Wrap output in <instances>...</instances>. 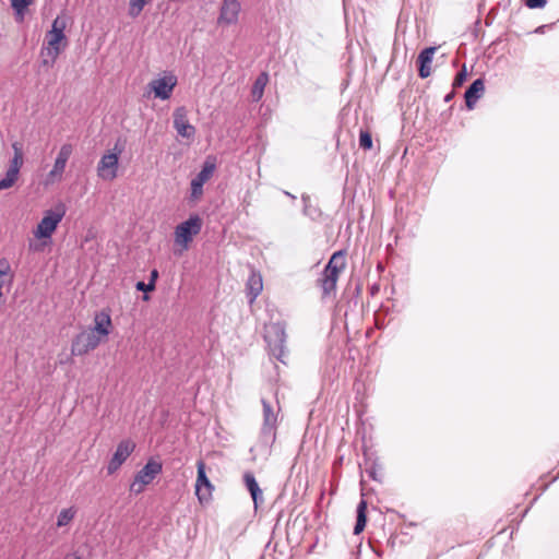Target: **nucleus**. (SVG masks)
<instances>
[{
  "mask_svg": "<svg viewBox=\"0 0 559 559\" xmlns=\"http://www.w3.org/2000/svg\"><path fill=\"white\" fill-rule=\"evenodd\" d=\"M485 92V83L483 79H476L465 91V105L471 110L475 107L477 100Z\"/></svg>",
  "mask_w": 559,
  "mask_h": 559,
  "instance_id": "19",
  "label": "nucleus"
},
{
  "mask_svg": "<svg viewBox=\"0 0 559 559\" xmlns=\"http://www.w3.org/2000/svg\"><path fill=\"white\" fill-rule=\"evenodd\" d=\"M75 513L76 511L73 507L61 510L57 519V526L62 527L68 525L74 519Z\"/></svg>",
  "mask_w": 559,
  "mask_h": 559,
  "instance_id": "26",
  "label": "nucleus"
},
{
  "mask_svg": "<svg viewBox=\"0 0 559 559\" xmlns=\"http://www.w3.org/2000/svg\"><path fill=\"white\" fill-rule=\"evenodd\" d=\"M263 289V281L260 273L252 271L247 281L248 296L253 302Z\"/></svg>",
  "mask_w": 559,
  "mask_h": 559,
  "instance_id": "21",
  "label": "nucleus"
},
{
  "mask_svg": "<svg viewBox=\"0 0 559 559\" xmlns=\"http://www.w3.org/2000/svg\"><path fill=\"white\" fill-rule=\"evenodd\" d=\"M216 169L214 159L207 157L202 165L201 170L191 180V198L197 200L203 194L204 183L213 176Z\"/></svg>",
  "mask_w": 559,
  "mask_h": 559,
  "instance_id": "10",
  "label": "nucleus"
},
{
  "mask_svg": "<svg viewBox=\"0 0 559 559\" xmlns=\"http://www.w3.org/2000/svg\"><path fill=\"white\" fill-rule=\"evenodd\" d=\"M176 84L177 78L174 74H166L162 78L151 81L148 86L153 91L156 98L166 100L170 98Z\"/></svg>",
  "mask_w": 559,
  "mask_h": 559,
  "instance_id": "13",
  "label": "nucleus"
},
{
  "mask_svg": "<svg viewBox=\"0 0 559 559\" xmlns=\"http://www.w3.org/2000/svg\"><path fill=\"white\" fill-rule=\"evenodd\" d=\"M243 480L248 491L251 495L254 506L258 507V504L263 501V493L258 485L255 477L253 476V474L248 472L245 473Z\"/></svg>",
  "mask_w": 559,
  "mask_h": 559,
  "instance_id": "22",
  "label": "nucleus"
},
{
  "mask_svg": "<svg viewBox=\"0 0 559 559\" xmlns=\"http://www.w3.org/2000/svg\"><path fill=\"white\" fill-rule=\"evenodd\" d=\"M112 322L108 310H102L94 316V326L90 328L100 338H105L109 335Z\"/></svg>",
  "mask_w": 559,
  "mask_h": 559,
  "instance_id": "16",
  "label": "nucleus"
},
{
  "mask_svg": "<svg viewBox=\"0 0 559 559\" xmlns=\"http://www.w3.org/2000/svg\"><path fill=\"white\" fill-rule=\"evenodd\" d=\"M136 289L140 292H152L155 289V284L153 282L144 283V282H138L135 285Z\"/></svg>",
  "mask_w": 559,
  "mask_h": 559,
  "instance_id": "33",
  "label": "nucleus"
},
{
  "mask_svg": "<svg viewBox=\"0 0 559 559\" xmlns=\"http://www.w3.org/2000/svg\"><path fill=\"white\" fill-rule=\"evenodd\" d=\"M66 213L67 207L62 202H59L53 209L45 211L34 233L35 237L38 239L50 238Z\"/></svg>",
  "mask_w": 559,
  "mask_h": 559,
  "instance_id": "3",
  "label": "nucleus"
},
{
  "mask_svg": "<svg viewBox=\"0 0 559 559\" xmlns=\"http://www.w3.org/2000/svg\"><path fill=\"white\" fill-rule=\"evenodd\" d=\"M47 46L41 48L43 66L51 67L58 56L60 55L62 47L61 43L66 41L64 33H57L49 31L46 35Z\"/></svg>",
  "mask_w": 559,
  "mask_h": 559,
  "instance_id": "8",
  "label": "nucleus"
},
{
  "mask_svg": "<svg viewBox=\"0 0 559 559\" xmlns=\"http://www.w3.org/2000/svg\"><path fill=\"white\" fill-rule=\"evenodd\" d=\"M32 2L33 0H11V7L15 11V14L23 20L25 10Z\"/></svg>",
  "mask_w": 559,
  "mask_h": 559,
  "instance_id": "27",
  "label": "nucleus"
},
{
  "mask_svg": "<svg viewBox=\"0 0 559 559\" xmlns=\"http://www.w3.org/2000/svg\"><path fill=\"white\" fill-rule=\"evenodd\" d=\"M262 406H263V425H262V435L263 436H271L273 435L277 415L273 409V406L271 403H269L265 399L261 400Z\"/></svg>",
  "mask_w": 559,
  "mask_h": 559,
  "instance_id": "18",
  "label": "nucleus"
},
{
  "mask_svg": "<svg viewBox=\"0 0 559 559\" xmlns=\"http://www.w3.org/2000/svg\"><path fill=\"white\" fill-rule=\"evenodd\" d=\"M284 193H285L287 197L292 198L293 200H295V199H296V197H295L294 194L289 193L288 191H284Z\"/></svg>",
  "mask_w": 559,
  "mask_h": 559,
  "instance_id": "38",
  "label": "nucleus"
},
{
  "mask_svg": "<svg viewBox=\"0 0 559 559\" xmlns=\"http://www.w3.org/2000/svg\"><path fill=\"white\" fill-rule=\"evenodd\" d=\"M202 225L203 221L198 214L190 215L187 221L176 226L174 233L175 243L187 250L194 236L200 234Z\"/></svg>",
  "mask_w": 559,
  "mask_h": 559,
  "instance_id": "4",
  "label": "nucleus"
},
{
  "mask_svg": "<svg viewBox=\"0 0 559 559\" xmlns=\"http://www.w3.org/2000/svg\"><path fill=\"white\" fill-rule=\"evenodd\" d=\"M197 467L198 476L195 483V492L198 495L199 500L202 502L203 500L207 499V496H210L212 485L205 473V464L202 461H199Z\"/></svg>",
  "mask_w": 559,
  "mask_h": 559,
  "instance_id": "17",
  "label": "nucleus"
},
{
  "mask_svg": "<svg viewBox=\"0 0 559 559\" xmlns=\"http://www.w3.org/2000/svg\"><path fill=\"white\" fill-rule=\"evenodd\" d=\"M357 516L356 524L354 526V534L359 535L366 527L367 524V502L365 500H360L357 506Z\"/></svg>",
  "mask_w": 559,
  "mask_h": 559,
  "instance_id": "23",
  "label": "nucleus"
},
{
  "mask_svg": "<svg viewBox=\"0 0 559 559\" xmlns=\"http://www.w3.org/2000/svg\"><path fill=\"white\" fill-rule=\"evenodd\" d=\"M72 152H73V147L71 144L66 143V144L61 145V147L57 154L52 169L49 171V174L47 176V180L49 182H55L62 178V174L64 173L66 165H67Z\"/></svg>",
  "mask_w": 559,
  "mask_h": 559,
  "instance_id": "15",
  "label": "nucleus"
},
{
  "mask_svg": "<svg viewBox=\"0 0 559 559\" xmlns=\"http://www.w3.org/2000/svg\"><path fill=\"white\" fill-rule=\"evenodd\" d=\"M157 277H158V272H157V270H153V271L151 272V276H150V281H148V282H153V284H155V282H156V280H157Z\"/></svg>",
  "mask_w": 559,
  "mask_h": 559,
  "instance_id": "36",
  "label": "nucleus"
},
{
  "mask_svg": "<svg viewBox=\"0 0 559 559\" xmlns=\"http://www.w3.org/2000/svg\"><path fill=\"white\" fill-rule=\"evenodd\" d=\"M174 128L178 135L192 140L195 135V128L188 120V111L186 107H178L173 114Z\"/></svg>",
  "mask_w": 559,
  "mask_h": 559,
  "instance_id": "14",
  "label": "nucleus"
},
{
  "mask_svg": "<svg viewBox=\"0 0 559 559\" xmlns=\"http://www.w3.org/2000/svg\"><path fill=\"white\" fill-rule=\"evenodd\" d=\"M345 266V253L343 251L334 252L319 278V284L323 290V295H329L335 290L338 275Z\"/></svg>",
  "mask_w": 559,
  "mask_h": 559,
  "instance_id": "2",
  "label": "nucleus"
},
{
  "mask_svg": "<svg viewBox=\"0 0 559 559\" xmlns=\"http://www.w3.org/2000/svg\"><path fill=\"white\" fill-rule=\"evenodd\" d=\"M367 474L370 478H372L373 480H378V471H377V467L376 465L373 464L370 468H368L367 471Z\"/></svg>",
  "mask_w": 559,
  "mask_h": 559,
  "instance_id": "35",
  "label": "nucleus"
},
{
  "mask_svg": "<svg viewBox=\"0 0 559 559\" xmlns=\"http://www.w3.org/2000/svg\"><path fill=\"white\" fill-rule=\"evenodd\" d=\"M0 276H8L10 283L13 280L10 263L5 258L0 259Z\"/></svg>",
  "mask_w": 559,
  "mask_h": 559,
  "instance_id": "30",
  "label": "nucleus"
},
{
  "mask_svg": "<svg viewBox=\"0 0 559 559\" xmlns=\"http://www.w3.org/2000/svg\"><path fill=\"white\" fill-rule=\"evenodd\" d=\"M163 471L162 463L155 460H148L146 464L135 474L134 480L130 486V491L140 495L144 487L150 485Z\"/></svg>",
  "mask_w": 559,
  "mask_h": 559,
  "instance_id": "6",
  "label": "nucleus"
},
{
  "mask_svg": "<svg viewBox=\"0 0 559 559\" xmlns=\"http://www.w3.org/2000/svg\"><path fill=\"white\" fill-rule=\"evenodd\" d=\"M103 338L88 328L73 338L71 353L73 356H83L94 350L100 344Z\"/></svg>",
  "mask_w": 559,
  "mask_h": 559,
  "instance_id": "7",
  "label": "nucleus"
},
{
  "mask_svg": "<svg viewBox=\"0 0 559 559\" xmlns=\"http://www.w3.org/2000/svg\"><path fill=\"white\" fill-rule=\"evenodd\" d=\"M359 146L364 150H370L372 147V138L369 132H367V131L360 132Z\"/></svg>",
  "mask_w": 559,
  "mask_h": 559,
  "instance_id": "29",
  "label": "nucleus"
},
{
  "mask_svg": "<svg viewBox=\"0 0 559 559\" xmlns=\"http://www.w3.org/2000/svg\"><path fill=\"white\" fill-rule=\"evenodd\" d=\"M67 27V21L64 17H61V16H57L53 22H52V25H51V29L52 32H57V33H64V29Z\"/></svg>",
  "mask_w": 559,
  "mask_h": 559,
  "instance_id": "31",
  "label": "nucleus"
},
{
  "mask_svg": "<svg viewBox=\"0 0 559 559\" xmlns=\"http://www.w3.org/2000/svg\"><path fill=\"white\" fill-rule=\"evenodd\" d=\"M546 0H526V5L530 9H540L546 5Z\"/></svg>",
  "mask_w": 559,
  "mask_h": 559,
  "instance_id": "34",
  "label": "nucleus"
},
{
  "mask_svg": "<svg viewBox=\"0 0 559 559\" xmlns=\"http://www.w3.org/2000/svg\"><path fill=\"white\" fill-rule=\"evenodd\" d=\"M14 156L10 162V166L3 179L0 180V190L11 188L17 180L20 169L23 165V152L21 145L15 142L12 144Z\"/></svg>",
  "mask_w": 559,
  "mask_h": 559,
  "instance_id": "9",
  "label": "nucleus"
},
{
  "mask_svg": "<svg viewBox=\"0 0 559 559\" xmlns=\"http://www.w3.org/2000/svg\"><path fill=\"white\" fill-rule=\"evenodd\" d=\"M147 0H130L129 3V15L131 17H136L142 12L143 8L145 7Z\"/></svg>",
  "mask_w": 559,
  "mask_h": 559,
  "instance_id": "28",
  "label": "nucleus"
},
{
  "mask_svg": "<svg viewBox=\"0 0 559 559\" xmlns=\"http://www.w3.org/2000/svg\"><path fill=\"white\" fill-rule=\"evenodd\" d=\"M452 97H453V94H452V93L448 94V95L444 97V102H450V100L452 99Z\"/></svg>",
  "mask_w": 559,
  "mask_h": 559,
  "instance_id": "37",
  "label": "nucleus"
},
{
  "mask_svg": "<svg viewBox=\"0 0 559 559\" xmlns=\"http://www.w3.org/2000/svg\"><path fill=\"white\" fill-rule=\"evenodd\" d=\"M124 145L118 140L115 143L112 152L104 154L97 165V175L106 181H111L117 177L119 166V155L123 152Z\"/></svg>",
  "mask_w": 559,
  "mask_h": 559,
  "instance_id": "5",
  "label": "nucleus"
},
{
  "mask_svg": "<svg viewBox=\"0 0 559 559\" xmlns=\"http://www.w3.org/2000/svg\"><path fill=\"white\" fill-rule=\"evenodd\" d=\"M467 78L466 67L464 66L461 71H459L453 80V87L457 88L464 84Z\"/></svg>",
  "mask_w": 559,
  "mask_h": 559,
  "instance_id": "32",
  "label": "nucleus"
},
{
  "mask_svg": "<svg viewBox=\"0 0 559 559\" xmlns=\"http://www.w3.org/2000/svg\"><path fill=\"white\" fill-rule=\"evenodd\" d=\"M240 11L241 4L238 0H222L217 24L221 26L237 24Z\"/></svg>",
  "mask_w": 559,
  "mask_h": 559,
  "instance_id": "11",
  "label": "nucleus"
},
{
  "mask_svg": "<svg viewBox=\"0 0 559 559\" xmlns=\"http://www.w3.org/2000/svg\"><path fill=\"white\" fill-rule=\"evenodd\" d=\"M5 276H0V286L3 287L4 283H5V280H4Z\"/></svg>",
  "mask_w": 559,
  "mask_h": 559,
  "instance_id": "39",
  "label": "nucleus"
},
{
  "mask_svg": "<svg viewBox=\"0 0 559 559\" xmlns=\"http://www.w3.org/2000/svg\"><path fill=\"white\" fill-rule=\"evenodd\" d=\"M135 449V443L131 440H122L117 445V449L107 465V472L109 475L116 473L120 466L127 461L131 453Z\"/></svg>",
  "mask_w": 559,
  "mask_h": 559,
  "instance_id": "12",
  "label": "nucleus"
},
{
  "mask_svg": "<svg viewBox=\"0 0 559 559\" xmlns=\"http://www.w3.org/2000/svg\"><path fill=\"white\" fill-rule=\"evenodd\" d=\"M264 340L267 344L270 354L285 364V358L287 356L286 350V332L285 325L282 322H273L265 326Z\"/></svg>",
  "mask_w": 559,
  "mask_h": 559,
  "instance_id": "1",
  "label": "nucleus"
},
{
  "mask_svg": "<svg viewBox=\"0 0 559 559\" xmlns=\"http://www.w3.org/2000/svg\"><path fill=\"white\" fill-rule=\"evenodd\" d=\"M435 52H436V47H427L419 52L418 58H417V63H418V74L421 79H426L430 75V72H431L430 64L432 62Z\"/></svg>",
  "mask_w": 559,
  "mask_h": 559,
  "instance_id": "20",
  "label": "nucleus"
},
{
  "mask_svg": "<svg viewBox=\"0 0 559 559\" xmlns=\"http://www.w3.org/2000/svg\"><path fill=\"white\" fill-rule=\"evenodd\" d=\"M301 199L304 202V214L313 221L319 218L321 216V211L311 204L310 197L302 194Z\"/></svg>",
  "mask_w": 559,
  "mask_h": 559,
  "instance_id": "25",
  "label": "nucleus"
},
{
  "mask_svg": "<svg viewBox=\"0 0 559 559\" xmlns=\"http://www.w3.org/2000/svg\"><path fill=\"white\" fill-rule=\"evenodd\" d=\"M267 81L269 76L265 72H262L257 76L251 90L252 99L254 102H258L262 98Z\"/></svg>",
  "mask_w": 559,
  "mask_h": 559,
  "instance_id": "24",
  "label": "nucleus"
}]
</instances>
